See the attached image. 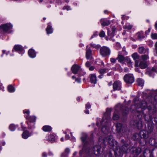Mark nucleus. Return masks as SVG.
<instances>
[{
	"label": "nucleus",
	"instance_id": "nucleus-14",
	"mask_svg": "<svg viewBox=\"0 0 157 157\" xmlns=\"http://www.w3.org/2000/svg\"><path fill=\"white\" fill-rule=\"evenodd\" d=\"M88 46L86 47V58L87 59H92L91 51L90 48H87Z\"/></svg>",
	"mask_w": 157,
	"mask_h": 157
},
{
	"label": "nucleus",
	"instance_id": "nucleus-15",
	"mask_svg": "<svg viewBox=\"0 0 157 157\" xmlns=\"http://www.w3.org/2000/svg\"><path fill=\"white\" fill-rule=\"evenodd\" d=\"M101 25L103 26L109 25L110 22L109 20H107L104 19H102L100 20Z\"/></svg>",
	"mask_w": 157,
	"mask_h": 157
},
{
	"label": "nucleus",
	"instance_id": "nucleus-46",
	"mask_svg": "<svg viewBox=\"0 0 157 157\" xmlns=\"http://www.w3.org/2000/svg\"><path fill=\"white\" fill-rule=\"evenodd\" d=\"M63 10L66 9L67 10H71L70 7L69 6H65L64 7H63Z\"/></svg>",
	"mask_w": 157,
	"mask_h": 157
},
{
	"label": "nucleus",
	"instance_id": "nucleus-24",
	"mask_svg": "<svg viewBox=\"0 0 157 157\" xmlns=\"http://www.w3.org/2000/svg\"><path fill=\"white\" fill-rule=\"evenodd\" d=\"M46 31L48 34L52 33L53 32V30L51 26L48 25L46 28Z\"/></svg>",
	"mask_w": 157,
	"mask_h": 157
},
{
	"label": "nucleus",
	"instance_id": "nucleus-56",
	"mask_svg": "<svg viewBox=\"0 0 157 157\" xmlns=\"http://www.w3.org/2000/svg\"><path fill=\"white\" fill-rule=\"evenodd\" d=\"M85 113L86 114H88L89 113V111L88 110H86L85 111Z\"/></svg>",
	"mask_w": 157,
	"mask_h": 157
},
{
	"label": "nucleus",
	"instance_id": "nucleus-21",
	"mask_svg": "<svg viewBox=\"0 0 157 157\" xmlns=\"http://www.w3.org/2000/svg\"><path fill=\"white\" fill-rule=\"evenodd\" d=\"M56 139V138L54 135L50 134L48 136V140L51 143H53L55 141Z\"/></svg>",
	"mask_w": 157,
	"mask_h": 157
},
{
	"label": "nucleus",
	"instance_id": "nucleus-40",
	"mask_svg": "<svg viewBox=\"0 0 157 157\" xmlns=\"http://www.w3.org/2000/svg\"><path fill=\"white\" fill-rule=\"evenodd\" d=\"M116 30V28L115 27H113L112 28V33L111 35L112 36H113L114 33L115 32Z\"/></svg>",
	"mask_w": 157,
	"mask_h": 157
},
{
	"label": "nucleus",
	"instance_id": "nucleus-44",
	"mask_svg": "<svg viewBox=\"0 0 157 157\" xmlns=\"http://www.w3.org/2000/svg\"><path fill=\"white\" fill-rule=\"evenodd\" d=\"M86 109H89L91 108V105L89 103H87L86 104Z\"/></svg>",
	"mask_w": 157,
	"mask_h": 157
},
{
	"label": "nucleus",
	"instance_id": "nucleus-2",
	"mask_svg": "<svg viewBox=\"0 0 157 157\" xmlns=\"http://www.w3.org/2000/svg\"><path fill=\"white\" fill-rule=\"evenodd\" d=\"M110 110L109 109H107L106 113H105L101 121V124L103 126L101 129L102 132L104 133H107L109 130V126L110 123Z\"/></svg>",
	"mask_w": 157,
	"mask_h": 157
},
{
	"label": "nucleus",
	"instance_id": "nucleus-23",
	"mask_svg": "<svg viewBox=\"0 0 157 157\" xmlns=\"http://www.w3.org/2000/svg\"><path fill=\"white\" fill-rule=\"evenodd\" d=\"M30 136L29 132L27 131L24 132L22 134V137L24 139H27Z\"/></svg>",
	"mask_w": 157,
	"mask_h": 157
},
{
	"label": "nucleus",
	"instance_id": "nucleus-4",
	"mask_svg": "<svg viewBox=\"0 0 157 157\" xmlns=\"http://www.w3.org/2000/svg\"><path fill=\"white\" fill-rule=\"evenodd\" d=\"M101 147L100 145H97L95 146L93 148L90 149L89 150V152L91 154H93L95 155H98L100 152V149Z\"/></svg>",
	"mask_w": 157,
	"mask_h": 157
},
{
	"label": "nucleus",
	"instance_id": "nucleus-55",
	"mask_svg": "<svg viewBox=\"0 0 157 157\" xmlns=\"http://www.w3.org/2000/svg\"><path fill=\"white\" fill-rule=\"evenodd\" d=\"M97 35V34H96L95 33H94V35L91 37L90 38V39H91L92 38H93L94 36H95L96 35Z\"/></svg>",
	"mask_w": 157,
	"mask_h": 157
},
{
	"label": "nucleus",
	"instance_id": "nucleus-62",
	"mask_svg": "<svg viewBox=\"0 0 157 157\" xmlns=\"http://www.w3.org/2000/svg\"><path fill=\"white\" fill-rule=\"evenodd\" d=\"M150 29H148V30L146 32H148V33H149L150 32Z\"/></svg>",
	"mask_w": 157,
	"mask_h": 157
},
{
	"label": "nucleus",
	"instance_id": "nucleus-52",
	"mask_svg": "<svg viewBox=\"0 0 157 157\" xmlns=\"http://www.w3.org/2000/svg\"><path fill=\"white\" fill-rule=\"evenodd\" d=\"M69 135H66L65 136V138L67 139V140H68L69 139Z\"/></svg>",
	"mask_w": 157,
	"mask_h": 157
},
{
	"label": "nucleus",
	"instance_id": "nucleus-9",
	"mask_svg": "<svg viewBox=\"0 0 157 157\" xmlns=\"http://www.w3.org/2000/svg\"><path fill=\"white\" fill-rule=\"evenodd\" d=\"M138 52L140 54L149 53V49L145 48L143 46H139L138 48Z\"/></svg>",
	"mask_w": 157,
	"mask_h": 157
},
{
	"label": "nucleus",
	"instance_id": "nucleus-3",
	"mask_svg": "<svg viewBox=\"0 0 157 157\" xmlns=\"http://www.w3.org/2000/svg\"><path fill=\"white\" fill-rule=\"evenodd\" d=\"M116 127V130L120 135L126 136L128 135V131L125 126L122 125L121 123H118Z\"/></svg>",
	"mask_w": 157,
	"mask_h": 157
},
{
	"label": "nucleus",
	"instance_id": "nucleus-57",
	"mask_svg": "<svg viewBox=\"0 0 157 157\" xmlns=\"http://www.w3.org/2000/svg\"><path fill=\"white\" fill-rule=\"evenodd\" d=\"M128 71V70L127 68H125L124 69V71L125 72H127Z\"/></svg>",
	"mask_w": 157,
	"mask_h": 157
},
{
	"label": "nucleus",
	"instance_id": "nucleus-60",
	"mask_svg": "<svg viewBox=\"0 0 157 157\" xmlns=\"http://www.w3.org/2000/svg\"><path fill=\"white\" fill-rule=\"evenodd\" d=\"M152 71H156V70L155 68H153L152 69Z\"/></svg>",
	"mask_w": 157,
	"mask_h": 157
},
{
	"label": "nucleus",
	"instance_id": "nucleus-64",
	"mask_svg": "<svg viewBox=\"0 0 157 157\" xmlns=\"http://www.w3.org/2000/svg\"><path fill=\"white\" fill-rule=\"evenodd\" d=\"M61 141H63V138H61Z\"/></svg>",
	"mask_w": 157,
	"mask_h": 157
},
{
	"label": "nucleus",
	"instance_id": "nucleus-19",
	"mask_svg": "<svg viewBox=\"0 0 157 157\" xmlns=\"http://www.w3.org/2000/svg\"><path fill=\"white\" fill-rule=\"evenodd\" d=\"M140 135L141 137L147 138L148 137V133L146 131L143 130L140 132Z\"/></svg>",
	"mask_w": 157,
	"mask_h": 157
},
{
	"label": "nucleus",
	"instance_id": "nucleus-27",
	"mask_svg": "<svg viewBox=\"0 0 157 157\" xmlns=\"http://www.w3.org/2000/svg\"><path fill=\"white\" fill-rule=\"evenodd\" d=\"M132 57L133 59L135 61L136 60V59H138L139 58L140 56L136 52L133 53L132 55Z\"/></svg>",
	"mask_w": 157,
	"mask_h": 157
},
{
	"label": "nucleus",
	"instance_id": "nucleus-5",
	"mask_svg": "<svg viewBox=\"0 0 157 157\" xmlns=\"http://www.w3.org/2000/svg\"><path fill=\"white\" fill-rule=\"evenodd\" d=\"M100 53L101 55L104 56L110 54V50L109 48L106 46H103L100 49Z\"/></svg>",
	"mask_w": 157,
	"mask_h": 157
},
{
	"label": "nucleus",
	"instance_id": "nucleus-10",
	"mask_svg": "<svg viewBox=\"0 0 157 157\" xmlns=\"http://www.w3.org/2000/svg\"><path fill=\"white\" fill-rule=\"evenodd\" d=\"M2 29L4 31H7L12 28V25L9 24H6L1 26Z\"/></svg>",
	"mask_w": 157,
	"mask_h": 157
},
{
	"label": "nucleus",
	"instance_id": "nucleus-31",
	"mask_svg": "<svg viewBox=\"0 0 157 157\" xmlns=\"http://www.w3.org/2000/svg\"><path fill=\"white\" fill-rule=\"evenodd\" d=\"M117 59H118V61L120 62H122L124 59V56L122 55H119Z\"/></svg>",
	"mask_w": 157,
	"mask_h": 157
},
{
	"label": "nucleus",
	"instance_id": "nucleus-13",
	"mask_svg": "<svg viewBox=\"0 0 157 157\" xmlns=\"http://www.w3.org/2000/svg\"><path fill=\"white\" fill-rule=\"evenodd\" d=\"M107 140L108 143H109L110 145L113 146L115 141L113 139V136H108L107 137Z\"/></svg>",
	"mask_w": 157,
	"mask_h": 157
},
{
	"label": "nucleus",
	"instance_id": "nucleus-18",
	"mask_svg": "<svg viewBox=\"0 0 157 157\" xmlns=\"http://www.w3.org/2000/svg\"><path fill=\"white\" fill-rule=\"evenodd\" d=\"M28 54L29 56L32 58H35L36 56L35 51L32 49H31L29 50Z\"/></svg>",
	"mask_w": 157,
	"mask_h": 157
},
{
	"label": "nucleus",
	"instance_id": "nucleus-50",
	"mask_svg": "<svg viewBox=\"0 0 157 157\" xmlns=\"http://www.w3.org/2000/svg\"><path fill=\"white\" fill-rule=\"evenodd\" d=\"M90 63L89 62H87L86 63V66L87 67H89L90 66Z\"/></svg>",
	"mask_w": 157,
	"mask_h": 157
},
{
	"label": "nucleus",
	"instance_id": "nucleus-1",
	"mask_svg": "<svg viewBox=\"0 0 157 157\" xmlns=\"http://www.w3.org/2000/svg\"><path fill=\"white\" fill-rule=\"evenodd\" d=\"M139 100V98L138 97H136L134 99V101L135 105H132L131 107V109H132L133 110L136 109L137 112L139 113L142 112L143 109H145L147 107L148 109L149 110L152 109L155 110L154 105H152L151 106H150L149 105V106L148 107L147 103L144 101L142 102L141 105L140 104L138 105V104L140 103Z\"/></svg>",
	"mask_w": 157,
	"mask_h": 157
},
{
	"label": "nucleus",
	"instance_id": "nucleus-20",
	"mask_svg": "<svg viewBox=\"0 0 157 157\" xmlns=\"http://www.w3.org/2000/svg\"><path fill=\"white\" fill-rule=\"evenodd\" d=\"M30 122H33L35 121L36 117L34 116H27L25 117Z\"/></svg>",
	"mask_w": 157,
	"mask_h": 157
},
{
	"label": "nucleus",
	"instance_id": "nucleus-8",
	"mask_svg": "<svg viewBox=\"0 0 157 157\" xmlns=\"http://www.w3.org/2000/svg\"><path fill=\"white\" fill-rule=\"evenodd\" d=\"M121 88V83L119 81H115L113 84L114 90H120Z\"/></svg>",
	"mask_w": 157,
	"mask_h": 157
},
{
	"label": "nucleus",
	"instance_id": "nucleus-39",
	"mask_svg": "<svg viewBox=\"0 0 157 157\" xmlns=\"http://www.w3.org/2000/svg\"><path fill=\"white\" fill-rule=\"evenodd\" d=\"M90 45L92 47L95 48H99V46L98 45H96L94 44H91Z\"/></svg>",
	"mask_w": 157,
	"mask_h": 157
},
{
	"label": "nucleus",
	"instance_id": "nucleus-11",
	"mask_svg": "<svg viewBox=\"0 0 157 157\" xmlns=\"http://www.w3.org/2000/svg\"><path fill=\"white\" fill-rule=\"evenodd\" d=\"M128 145L123 146L118 151L119 153V155L122 156L124 153H126L127 152L128 147Z\"/></svg>",
	"mask_w": 157,
	"mask_h": 157
},
{
	"label": "nucleus",
	"instance_id": "nucleus-48",
	"mask_svg": "<svg viewBox=\"0 0 157 157\" xmlns=\"http://www.w3.org/2000/svg\"><path fill=\"white\" fill-rule=\"evenodd\" d=\"M155 50L156 51V54L157 55V41L155 43Z\"/></svg>",
	"mask_w": 157,
	"mask_h": 157
},
{
	"label": "nucleus",
	"instance_id": "nucleus-7",
	"mask_svg": "<svg viewBox=\"0 0 157 157\" xmlns=\"http://www.w3.org/2000/svg\"><path fill=\"white\" fill-rule=\"evenodd\" d=\"M124 79L126 82L129 83H132L134 81L132 75L130 74H126L124 77Z\"/></svg>",
	"mask_w": 157,
	"mask_h": 157
},
{
	"label": "nucleus",
	"instance_id": "nucleus-35",
	"mask_svg": "<svg viewBox=\"0 0 157 157\" xmlns=\"http://www.w3.org/2000/svg\"><path fill=\"white\" fill-rule=\"evenodd\" d=\"M119 117V116L116 114V112H115L113 117V119L116 120L118 119Z\"/></svg>",
	"mask_w": 157,
	"mask_h": 157
},
{
	"label": "nucleus",
	"instance_id": "nucleus-33",
	"mask_svg": "<svg viewBox=\"0 0 157 157\" xmlns=\"http://www.w3.org/2000/svg\"><path fill=\"white\" fill-rule=\"evenodd\" d=\"M108 71V70L106 68L101 69L99 70V72L101 74H103Z\"/></svg>",
	"mask_w": 157,
	"mask_h": 157
},
{
	"label": "nucleus",
	"instance_id": "nucleus-43",
	"mask_svg": "<svg viewBox=\"0 0 157 157\" xmlns=\"http://www.w3.org/2000/svg\"><path fill=\"white\" fill-rule=\"evenodd\" d=\"M128 108H126L125 110L123 112V115H125L127 114L128 113Z\"/></svg>",
	"mask_w": 157,
	"mask_h": 157
},
{
	"label": "nucleus",
	"instance_id": "nucleus-6",
	"mask_svg": "<svg viewBox=\"0 0 157 157\" xmlns=\"http://www.w3.org/2000/svg\"><path fill=\"white\" fill-rule=\"evenodd\" d=\"M135 65L136 67L139 66L142 69H144L147 66V62L145 61L141 60L139 63L138 60H136L135 61Z\"/></svg>",
	"mask_w": 157,
	"mask_h": 157
},
{
	"label": "nucleus",
	"instance_id": "nucleus-32",
	"mask_svg": "<svg viewBox=\"0 0 157 157\" xmlns=\"http://www.w3.org/2000/svg\"><path fill=\"white\" fill-rule=\"evenodd\" d=\"M16 128V127L13 124H10L9 126V129L11 131H14Z\"/></svg>",
	"mask_w": 157,
	"mask_h": 157
},
{
	"label": "nucleus",
	"instance_id": "nucleus-34",
	"mask_svg": "<svg viewBox=\"0 0 157 157\" xmlns=\"http://www.w3.org/2000/svg\"><path fill=\"white\" fill-rule=\"evenodd\" d=\"M138 38L141 39L143 37V33L142 32H139L137 33Z\"/></svg>",
	"mask_w": 157,
	"mask_h": 157
},
{
	"label": "nucleus",
	"instance_id": "nucleus-16",
	"mask_svg": "<svg viewBox=\"0 0 157 157\" xmlns=\"http://www.w3.org/2000/svg\"><path fill=\"white\" fill-rule=\"evenodd\" d=\"M90 81L91 83L95 84L97 83V78L95 74H92L90 75Z\"/></svg>",
	"mask_w": 157,
	"mask_h": 157
},
{
	"label": "nucleus",
	"instance_id": "nucleus-45",
	"mask_svg": "<svg viewBox=\"0 0 157 157\" xmlns=\"http://www.w3.org/2000/svg\"><path fill=\"white\" fill-rule=\"evenodd\" d=\"M110 33V32L109 30L108 31L107 33L108 36L110 37V40H112L113 41H114V40L113 39H112V38L111 37V35H109Z\"/></svg>",
	"mask_w": 157,
	"mask_h": 157
},
{
	"label": "nucleus",
	"instance_id": "nucleus-41",
	"mask_svg": "<svg viewBox=\"0 0 157 157\" xmlns=\"http://www.w3.org/2000/svg\"><path fill=\"white\" fill-rule=\"evenodd\" d=\"M127 63L128 64V66L130 67L132 65V62L130 59H128L127 60Z\"/></svg>",
	"mask_w": 157,
	"mask_h": 157
},
{
	"label": "nucleus",
	"instance_id": "nucleus-29",
	"mask_svg": "<svg viewBox=\"0 0 157 157\" xmlns=\"http://www.w3.org/2000/svg\"><path fill=\"white\" fill-rule=\"evenodd\" d=\"M8 90L10 92H13L15 91V89L11 85H9L8 87Z\"/></svg>",
	"mask_w": 157,
	"mask_h": 157
},
{
	"label": "nucleus",
	"instance_id": "nucleus-59",
	"mask_svg": "<svg viewBox=\"0 0 157 157\" xmlns=\"http://www.w3.org/2000/svg\"><path fill=\"white\" fill-rule=\"evenodd\" d=\"M136 135H138L137 134V135H135L133 136V139H134L135 140H136V139L134 137H135Z\"/></svg>",
	"mask_w": 157,
	"mask_h": 157
},
{
	"label": "nucleus",
	"instance_id": "nucleus-12",
	"mask_svg": "<svg viewBox=\"0 0 157 157\" xmlns=\"http://www.w3.org/2000/svg\"><path fill=\"white\" fill-rule=\"evenodd\" d=\"M71 70L73 73L74 74H76L78 72L80 71V67L77 65H74L72 66Z\"/></svg>",
	"mask_w": 157,
	"mask_h": 157
},
{
	"label": "nucleus",
	"instance_id": "nucleus-61",
	"mask_svg": "<svg viewBox=\"0 0 157 157\" xmlns=\"http://www.w3.org/2000/svg\"><path fill=\"white\" fill-rule=\"evenodd\" d=\"M99 78H102V75H100L99 76Z\"/></svg>",
	"mask_w": 157,
	"mask_h": 157
},
{
	"label": "nucleus",
	"instance_id": "nucleus-28",
	"mask_svg": "<svg viewBox=\"0 0 157 157\" xmlns=\"http://www.w3.org/2000/svg\"><path fill=\"white\" fill-rule=\"evenodd\" d=\"M132 27V25L129 24H127L124 26L123 27L124 29L128 30L131 29Z\"/></svg>",
	"mask_w": 157,
	"mask_h": 157
},
{
	"label": "nucleus",
	"instance_id": "nucleus-49",
	"mask_svg": "<svg viewBox=\"0 0 157 157\" xmlns=\"http://www.w3.org/2000/svg\"><path fill=\"white\" fill-rule=\"evenodd\" d=\"M75 81L78 83H80L81 82V79L79 78H76Z\"/></svg>",
	"mask_w": 157,
	"mask_h": 157
},
{
	"label": "nucleus",
	"instance_id": "nucleus-51",
	"mask_svg": "<svg viewBox=\"0 0 157 157\" xmlns=\"http://www.w3.org/2000/svg\"><path fill=\"white\" fill-rule=\"evenodd\" d=\"M94 69V67L93 66H91L89 67V70L90 71H93Z\"/></svg>",
	"mask_w": 157,
	"mask_h": 157
},
{
	"label": "nucleus",
	"instance_id": "nucleus-42",
	"mask_svg": "<svg viewBox=\"0 0 157 157\" xmlns=\"http://www.w3.org/2000/svg\"><path fill=\"white\" fill-rule=\"evenodd\" d=\"M70 150L68 148H67L65 150V155H63V156H65L67 154H68L70 152ZM63 154H62V155L63 156Z\"/></svg>",
	"mask_w": 157,
	"mask_h": 157
},
{
	"label": "nucleus",
	"instance_id": "nucleus-26",
	"mask_svg": "<svg viewBox=\"0 0 157 157\" xmlns=\"http://www.w3.org/2000/svg\"><path fill=\"white\" fill-rule=\"evenodd\" d=\"M149 53H146V54H144L141 56V57L143 60L145 61L149 59L148 56Z\"/></svg>",
	"mask_w": 157,
	"mask_h": 157
},
{
	"label": "nucleus",
	"instance_id": "nucleus-22",
	"mask_svg": "<svg viewBox=\"0 0 157 157\" xmlns=\"http://www.w3.org/2000/svg\"><path fill=\"white\" fill-rule=\"evenodd\" d=\"M42 129L44 132H49L52 130V128L49 126L45 125L43 127Z\"/></svg>",
	"mask_w": 157,
	"mask_h": 157
},
{
	"label": "nucleus",
	"instance_id": "nucleus-63",
	"mask_svg": "<svg viewBox=\"0 0 157 157\" xmlns=\"http://www.w3.org/2000/svg\"><path fill=\"white\" fill-rule=\"evenodd\" d=\"M124 16H122V20H124Z\"/></svg>",
	"mask_w": 157,
	"mask_h": 157
},
{
	"label": "nucleus",
	"instance_id": "nucleus-54",
	"mask_svg": "<svg viewBox=\"0 0 157 157\" xmlns=\"http://www.w3.org/2000/svg\"><path fill=\"white\" fill-rule=\"evenodd\" d=\"M4 88L2 86L1 84H0V90H3Z\"/></svg>",
	"mask_w": 157,
	"mask_h": 157
},
{
	"label": "nucleus",
	"instance_id": "nucleus-38",
	"mask_svg": "<svg viewBox=\"0 0 157 157\" xmlns=\"http://www.w3.org/2000/svg\"><path fill=\"white\" fill-rule=\"evenodd\" d=\"M23 112L24 113L26 114V115H25V116H29L30 111L29 110H23Z\"/></svg>",
	"mask_w": 157,
	"mask_h": 157
},
{
	"label": "nucleus",
	"instance_id": "nucleus-53",
	"mask_svg": "<svg viewBox=\"0 0 157 157\" xmlns=\"http://www.w3.org/2000/svg\"><path fill=\"white\" fill-rule=\"evenodd\" d=\"M47 154L45 152H44L42 154V156L43 157H46L47 156Z\"/></svg>",
	"mask_w": 157,
	"mask_h": 157
},
{
	"label": "nucleus",
	"instance_id": "nucleus-30",
	"mask_svg": "<svg viewBox=\"0 0 157 157\" xmlns=\"http://www.w3.org/2000/svg\"><path fill=\"white\" fill-rule=\"evenodd\" d=\"M87 136L86 134L84 133L82 135V136L81 138L82 141V142H85L86 140Z\"/></svg>",
	"mask_w": 157,
	"mask_h": 157
},
{
	"label": "nucleus",
	"instance_id": "nucleus-58",
	"mask_svg": "<svg viewBox=\"0 0 157 157\" xmlns=\"http://www.w3.org/2000/svg\"><path fill=\"white\" fill-rule=\"evenodd\" d=\"M155 29L157 30V23H156L155 25Z\"/></svg>",
	"mask_w": 157,
	"mask_h": 157
},
{
	"label": "nucleus",
	"instance_id": "nucleus-36",
	"mask_svg": "<svg viewBox=\"0 0 157 157\" xmlns=\"http://www.w3.org/2000/svg\"><path fill=\"white\" fill-rule=\"evenodd\" d=\"M151 38L153 39H157V34L152 33L151 35Z\"/></svg>",
	"mask_w": 157,
	"mask_h": 157
},
{
	"label": "nucleus",
	"instance_id": "nucleus-17",
	"mask_svg": "<svg viewBox=\"0 0 157 157\" xmlns=\"http://www.w3.org/2000/svg\"><path fill=\"white\" fill-rule=\"evenodd\" d=\"M14 49L16 51H19L21 52V54L24 53V51L23 50L21 46L19 45H15L14 47Z\"/></svg>",
	"mask_w": 157,
	"mask_h": 157
},
{
	"label": "nucleus",
	"instance_id": "nucleus-47",
	"mask_svg": "<svg viewBox=\"0 0 157 157\" xmlns=\"http://www.w3.org/2000/svg\"><path fill=\"white\" fill-rule=\"evenodd\" d=\"M110 60V61L113 63H115L116 61V59L113 58H111Z\"/></svg>",
	"mask_w": 157,
	"mask_h": 157
},
{
	"label": "nucleus",
	"instance_id": "nucleus-37",
	"mask_svg": "<svg viewBox=\"0 0 157 157\" xmlns=\"http://www.w3.org/2000/svg\"><path fill=\"white\" fill-rule=\"evenodd\" d=\"M100 37H104L105 36V32L103 31H101L99 34Z\"/></svg>",
	"mask_w": 157,
	"mask_h": 157
},
{
	"label": "nucleus",
	"instance_id": "nucleus-25",
	"mask_svg": "<svg viewBox=\"0 0 157 157\" xmlns=\"http://www.w3.org/2000/svg\"><path fill=\"white\" fill-rule=\"evenodd\" d=\"M137 83L138 85L141 86H143L144 82L142 79L140 78H139L137 79Z\"/></svg>",
	"mask_w": 157,
	"mask_h": 157
}]
</instances>
